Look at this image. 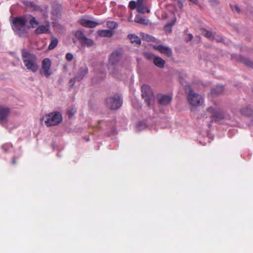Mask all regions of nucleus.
<instances>
[{
  "label": "nucleus",
  "instance_id": "f257e3e1",
  "mask_svg": "<svg viewBox=\"0 0 253 253\" xmlns=\"http://www.w3.org/2000/svg\"><path fill=\"white\" fill-rule=\"evenodd\" d=\"M21 51L23 62L27 69L33 73L37 72L39 69L37 55L24 48Z\"/></svg>",
  "mask_w": 253,
  "mask_h": 253
},
{
  "label": "nucleus",
  "instance_id": "f03ea898",
  "mask_svg": "<svg viewBox=\"0 0 253 253\" xmlns=\"http://www.w3.org/2000/svg\"><path fill=\"white\" fill-rule=\"evenodd\" d=\"M26 21L23 16L16 17L13 20L12 29L19 37H24L28 33L29 27L26 26Z\"/></svg>",
  "mask_w": 253,
  "mask_h": 253
},
{
  "label": "nucleus",
  "instance_id": "7ed1b4c3",
  "mask_svg": "<svg viewBox=\"0 0 253 253\" xmlns=\"http://www.w3.org/2000/svg\"><path fill=\"white\" fill-rule=\"evenodd\" d=\"M47 126L58 125L62 121V114L59 112H53L45 115L42 119Z\"/></svg>",
  "mask_w": 253,
  "mask_h": 253
},
{
  "label": "nucleus",
  "instance_id": "20e7f679",
  "mask_svg": "<svg viewBox=\"0 0 253 253\" xmlns=\"http://www.w3.org/2000/svg\"><path fill=\"white\" fill-rule=\"evenodd\" d=\"M185 90L188 93L187 99L191 105L199 106L203 103V98L200 95L194 93L189 85H186Z\"/></svg>",
  "mask_w": 253,
  "mask_h": 253
},
{
  "label": "nucleus",
  "instance_id": "39448f33",
  "mask_svg": "<svg viewBox=\"0 0 253 253\" xmlns=\"http://www.w3.org/2000/svg\"><path fill=\"white\" fill-rule=\"evenodd\" d=\"M107 106L111 110H117L122 104V99L118 94L108 97L105 100Z\"/></svg>",
  "mask_w": 253,
  "mask_h": 253
},
{
  "label": "nucleus",
  "instance_id": "423d86ee",
  "mask_svg": "<svg viewBox=\"0 0 253 253\" xmlns=\"http://www.w3.org/2000/svg\"><path fill=\"white\" fill-rule=\"evenodd\" d=\"M51 66V61L49 58H46L43 59L42 63V68L40 70L41 74L48 78L52 74V72L50 71Z\"/></svg>",
  "mask_w": 253,
  "mask_h": 253
},
{
  "label": "nucleus",
  "instance_id": "0eeeda50",
  "mask_svg": "<svg viewBox=\"0 0 253 253\" xmlns=\"http://www.w3.org/2000/svg\"><path fill=\"white\" fill-rule=\"evenodd\" d=\"M142 96L144 99L146 104L150 106L151 100L153 97V92L150 86L143 84L141 87Z\"/></svg>",
  "mask_w": 253,
  "mask_h": 253
},
{
  "label": "nucleus",
  "instance_id": "6e6552de",
  "mask_svg": "<svg viewBox=\"0 0 253 253\" xmlns=\"http://www.w3.org/2000/svg\"><path fill=\"white\" fill-rule=\"evenodd\" d=\"M128 7L131 10L136 9L139 13H144L145 9L144 0H131L129 2Z\"/></svg>",
  "mask_w": 253,
  "mask_h": 253
},
{
  "label": "nucleus",
  "instance_id": "1a4fd4ad",
  "mask_svg": "<svg viewBox=\"0 0 253 253\" xmlns=\"http://www.w3.org/2000/svg\"><path fill=\"white\" fill-rule=\"evenodd\" d=\"M122 53L120 50H115L113 52L109 58V63L112 65L117 64L121 60Z\"/></svg>",
  "mask_w": 253,
  "mask_h": 253
},
{
  "label": "nucleus",
  "instance_id": "9d476101",
  "mask_svg": "<svg viewBox=\"0 0 253 253\" xmlns=\"http://www.w3.org/2000/svg\"><path fill=\"white\" fill-rule=\"evenodd\" d=\"M207 112L211 114V117L216 120H222L224 118L223 113L219 109L210 107L207 109Z\"/></svg>",
  "mask_w": 253,
  "mask_h": 253
},
{
  "label": "nucleus",
  "instance_id": "9b49d317",
  "mask_svg": "<svg viewBox=\"0 0 253 253\" xmlns=\"http://www.w3.org/2000/svg\"><path fill=\"white\" fill-rule=\"evenodd\" d=\"M9 113L10 110L8 108L0 107V124L2 125L6 123L7 118Z\"/></svg>",
  "mask_w": 253,
  "mask_h": 253
},
{
  "label": "nucleus",
  "instance_id": "f8f14e48",
  "mask_svg": "<svg viewBox=\"0 0 253 253\" xmlns=\"http://www.w3.org/2000/svg\"><path fill=\"white\" fill-rule=\"evenodd\" d=\"M80 23L84 27L90 28H95L99 24V23L96 21L86 19L84 17H82L80 19Z\"/></svg>",
  "mask_w": 253,
  "mask_h": 253
},
{
  "label": "nucleus",
  "instance_id": "ddd939ff",
  "mask_svg": "<svg viewBox=\"0 0 253 253\" xmlns=\"http://www.w3.org/2000/svg\"><path fill=\"white\" fill-rule=\"evenodd\" d=\"M153 48L158 50L161 53L166 54L167 56L170 57L172 54L171 49L168 46L163 45H154Z\"/></svg>",
  "mask_w": 253,
  "mask_h": 253
},
{
  "label": "nucleus",
  "instance_id": "4468645a",
  "mask_svg": "<svg viewBox=\"0 0 253 253\" xmlns=\"http://www.w3.org/2000/svg\"><path fill=\"white\" fill-rule=\"evenodd\" d=\"M158 100L159 104L167 105L170 103L171 97L169 95L160 94L158 96Z\"/></svg>",
  "mask_w": 253,
  "mask_h": 253
},
{
  "label": "nucleus",
  "instance_id": "2eb2a0df",
  "mask_svg": "<svg viewBox=\"0 0 253 253\" xmlns=\"http://www.w3.org/2000/svg\"><path fill=\"white\" fill-rule=\"evenodd\" d=\"M49 25H41L37 28L34 32L36 35H40L42 34L48 33H49Z\"/></svg>",
  "mask_w": 253,
  "mask_h": 253
},
{
  "label": "nucleus",
  "instance_id": "dca6fc26",
  "mask_svg": "<svg viewBox=\"0 0 253 253\" xmlns=\"http://www.w3.org/2000/svg\"><path fill=\"white\" fill-rule=\"evenodd\" d=\"M153 63L156 66L160 68H163L166 64L165 61L159 56L154 57Z\"/></svg>",
  "mask_w": 253,
  "mask_h": 253
},
{
  "label": "nucleus",
  "instance_id": "f3484780",
  "mask_svg": "<svg viewBox=\"0 0 253 253\" xmlns=\"http://www.w3.org/2000/svg\"><path fill=\"white\" fill-rule=\"evenodd\" d=\"M22 2L25 6L31 8L33 10L37 11L40 9V7L37 5L34 1L23 0Z\"/></svg>",
  "mask_w": 253,
  "mask_h": 253
},
{
  "label": "nucleus",
  "instance_id": "a211bd4d",
  "mask_svg": "<svg viewBox=\"0 0 253 253\" xmlns=\"http://www.w3.org/2000/svg\"><path fill=\"white\" fill-rule=\"evenodd\" d=\"M98 34L102 37H111L114 35V32L111 30H99Z\"/></svg>",
  "mask_w": 253,
  "mask_h": 253
},
{
  "label": "nucleus",
  "instance_id": "6ab92c4d",
  "mask_svg": "<svg viewBox=\"0 0 253 253\" xmlns=\"http://www.w3.org/2000/svg\"><path fill=\"white\" fill-rule=\"evenodd\" d=\"M127 37L132 43L136 45H140L141 44V40L137 36L134 34H129Z\"/></svg>",
  "mask_w": 253,
  "mask_h": 253
},
{
  "label": "nucleus",
  "instance_id": "aec40b11",
  "mask_svg": "<svg viewBox=\"0 0 253 253\" xmlns=\"http://www.w3.org/2000/svg\"><path fill=\"white\" fill-rule=\"evenodd\" d=\"M88 72L87 67H82L80 69L78 74L76 76L77 80L81 81L86 75Z\"/></svg>",
  "mask_w": 253,
  "mask_h": 253
},
{
  "label": "nucleus",
  "instance_id": "412c9836",
  "mask_svg": "<svg viewBox=\"0 0 253 253\" xmlns=\"http://www.w3.org/2000/svg\"><path fill=\"white\" fill-rule=\"evenodd\" d=\"M241 113L242 115L246 116H253V106H247L245 108L242 109Z\"/></svg>",
  "mask_w": 253,
  "mask_h": 253
},
{
  "label": "nucleus",
  "instance_id": "4be33fe9",
  "mask_svg": "<svg viewBox=\"0 0 253 253\" xmlns=\"http://www.w3.org/2000/svg\"><path fill=\"white\" fill-rule=\"evenodd\" d=\"M224 91V86L222 85H216L211 90V93L214 95H217L223 92Z\"/></svg>",
  "mask_w": 253,
  "mask_h": 253
},
{
  "label": "nucleus",
  "instance_id": "5701e85b",
  "mask_svg": "<svg viewBox=\"0 0 253 253\" xmlns=\"http://www.w3.org/2000/svg\"><path fill=\"white\" fill-rule=\"evenodd\" d=\"M58 43V40L57 38H55L53 36H52L51 37V42L50 43L48 46V49L49 50H52L57 45Z\"/></svg>",
  "mask_w": 253,
  "mask_h": 253
},
{
  "label": "nucleus",
  "instance_id": "b1692460",
  "mask_svg": "<svg viewBox=\"0 0 253 253\" xmlns=\"http://www.w3.org/2000/svg\"><path fill=\"white\" fill-rule=\"evenodd\" d=\"M75 36L77 39H78L80 42L83 41V40H84L86 38L83 32L81 30L77 31L75 33Z\"/></svg>",
  "mask_w": 253,
  "mask_h": 253
},
{
  "label": "nucleus",
  "instance_id": "393cba45",
  "mask_svg": "<svg viewBox=\"0 0 253 253\" xmlns=\"http://www.w3.org/2000/svg\"><path fill=\"white\" fill-rule=\"evenodd\" d=\"M28 18L29 19V23L32 28H35L39 24V22L35 17L30 15Z\"/></svg>",
  "mask_w": 253,
  "mask_h": 253
},
{
  "label": "nucleus",
  "instance_id": "a878e982",
  "mask_svg": "<svg viewBox=\"0 0 253 253\" xmlns=\"http://www.w3.org/2000/svg\"><path fill=\"white\" fill-rule=\"evenodd\" d=\"M240 61L247 66L253 68V62L249 60L248 58L241 57L240 58Z\"/></svg>",
  "mask_w": 253,
  "mask_h": 253
},
{
  "label": "nucleus",
  "instance_id": "bb28decb",
  "mask_svg": "<svg viewBox=\"0 0 253 253\" xmlns=\"http://www.w3.org/2000/svg\"><path fill=\"white\" fill-rule=\"evenodd\" d=\"M81 43L83 46H91L93 45L94 42L92 40L86 37L84 40L81 42Z\"/></svg>",
  "mask_w": 253,
  "mask_h": 253
},
{
  "label": "nucleus",
  "instance_id": "cd10ccee",
  "mask_svg": "<svg viewBox=\"0 0 253 253\" xmlns=\"http://www.w3.org/2000/svg\"><path fill=\"white\" fill-rule=\"evenodd\" d=\"M134 22H136V23H140V24H146V20L144 18H143V17H140V16H136L135 18V19H134Z\"/></svg>",
  "mask_w": 253,
  "mask_h": 253
},
{
  "label": "nucleus",
  "instance_id": "c85d7f7f",
  "mask_svg": "<svg viewBox=\"0 0 253 253\" xmlns=\"http://www.w3.org/2000/svg\"><path fill=\"white\" fill-rule=\"evenodd\" d=\"M107 25L109 28H111L112 29H115L117 28L118 26V24L114 21L107 22Z\"/></svg>",
  "mask_w": 253,
  "mask_h": 253
},
{
  "label": "nucleus",
  "instance_id": "c756f323",
  "mask_svg": "<svg viewBox=\"0 0 253 253\" xmlns=\"http://www.w3.org/2000/svg\"><path fill=\"white\" fill-rule=\"evenodd\" d=\"M142 39L145 41L150 42L154 41L155 39V38L153 37L150 36L148 34H145V35L143 36Z\"/></svg>",
  "mask_w": 253,
  "mask_h": 253
},
{
  "label": "nucleus",
  "instance_id": "7c9ffc66",
  "mask_svg": "<svg viewBox=\"0 0 253 253\" xmlns=\"http://www.w3.org/2000/svg\"><path fill=\"white\" fill-rule=\"evenodd\" d=\"M143 55L145 58L148 60H151L152 59H154V55L151 52H144L143 53Z\"/></svg>",
  "mask_w": 253,
  "mask_h": 253
},
{
  "label": "nucleus",
  "instance_id": "2f4dec72",
  "mask_svg": "<svg viewBox=\"0 0 253 253\" xmlns=\"http://www.w3.org/2000/svg\"><path fill=\"white\" fill-rule=\"evenodd\" d=\"M66 59L68 61H71L73 59V55L71 53H67L66 55Z\"/></svg>",
  "mask_w": 253,
  "mask_h": 253
},
{
  "label": "nucleus",
  "instance_id": "473e14b6",
  "mask_svg": "<svg viewBox=\"0 0 253 253\" xmlns=\"http://www.w3.org/2000/svg\"><path fill=\"white\" fill-rule=\"evenodd\" d=\"M230 7L232 9L233 11H236L238 13H239L240 11V9L239 7L238 6H237V5L233 6V5H230Z\"/></svg>",
  "mask_w": 253,
  "mask_h": 253
},
{
  "label": "nucleus",
  "instance_id": "72a5a7b5",
  "mask_svg": "<svg viewBox=\"0 0 253 253\" xmlns=\"http://www.w3.org/2000/svg\"><path fill=\"white\" fill-rule=\"evenodd\" d=\"M209 1L213 6H215L219 3V2L218 0H209Z\"/></svg>",
  "mask_w": 253,
  "mask_h": 253
},
{
  "label": "nucleus",
  "instance_id": "f704fd0d",
  "mask_svg": "<svg viewBox=\"0 0 253 253\" xmlns=\"http://www.w3.org/2000/svg\"><path fill=\"white\" fill-rule=\"evenodd\" d=\"M204 35L206 37L211 38L212 37V34L211 32L206 31V33L204 34Z\"/></svg>",
  "mask_w": 253,
  "mask_h": 253
},
{
  "label": "nucleus",
  "instance_id": "c9c22d12",
  "mask_svg": "<svg viewBox=\"0 0 253 253\" xmlns=\"http://www.w3.org/2000/svg\"><path fill=\"white\" fill-rule=\"evenodd\" d=\"M77 80L76 77L75 78L71 79L69 81V84L70 85L73 86L75 83L76 80Z\"/></svg>",
  "mask_w": 253,
  "mask_h": 253
},
{
  "label": "nucleus",
  "instance_id": "e433bc0d",
  "mask_svg": "<svg viewBox=\"0 0 253 253\" xmlns=\"http://www.w3.org/2000/svg\"><path fill=\"white\" fill-rule=\"evenodd\" d=\"M174 23H175V21H173L171 24H168V25H166L165 29H166L168 27H170L172 26L174 24Z\"/></svg>",
  "mask_w": 253,
  "mask_h": 253
},
{
  "label": "nucleus",
  "instance_id": "4c0bfd02",
  "mask_svg": "<svg viewBox=\"0 0 253 253\" xmlns=\"http://www.w3.org/2000/svg\"><path fill=\"white\" fill-rule=\"evenodd\" d=\"M188 39L187 41H190L192 40L193 38V35L191 34H189L188 35Z\"/></svg>",
  "mask_w": 253,
  "mask_h": 253
},
{
  "label": "nucleus",
  "instance_id": "58836bf2",
  "mask_svg": "<svg viewBox=\"0 0 253 253\" xmlns=\"http://www.w3.org/2000/svg\"><path fill=\"white\" fill-rule=\"evenodd\" d=\"M189 1L193 2L194 3L197 4L198 3V0H189Z\"/></svg>",
  "mask_w": 253,
  "mask_h": 253
},
{
  "label": "nucleus",
  "instance_id": "ea45409f",
  "mask_svg": "<svg viewBox=\"0 0 253 253\" xmlns=\"http://www.w3.org/2000/svg\"><path fill=\"white\" fill-rule=\"evenodd\" d=\"M112 75H113L114 77H116V74H115V73L114 72H112Z\"/></svg>",
  "mask_w": 253,
  "mask_h": 253
},
{
  "label": "nucleus",
  "instance_id": "a19ab883",
  "mask_svg": "<svg viewBox=\"0 0 253 253\" xmlns=\"http://www.w3.org/2000/svg\"><path fill=\"white\" fill-rule=\"evenodd\" d=\"M15 163H16L15 160L14 159H13V160H12V163H13V164H15Z\"/></svg>",
  "mask_w": 253,
  "mask_h": 253
},
{
  "label": "nucleus",
  "instance_id": "79ce46f5",
  "mask_svg": "<svg viewBox=\"0 0 253 253\" xmlns=\"http://www.w3.org/2000/svg\"><path fill=\"white\" fill-rule=\"evenodd\" d=\"M147 12L149 13V12H150V10H148L147 11Z\"/></svg>",
  "mask_w": 253,
  "mask_h": 253
}]
</instances>
